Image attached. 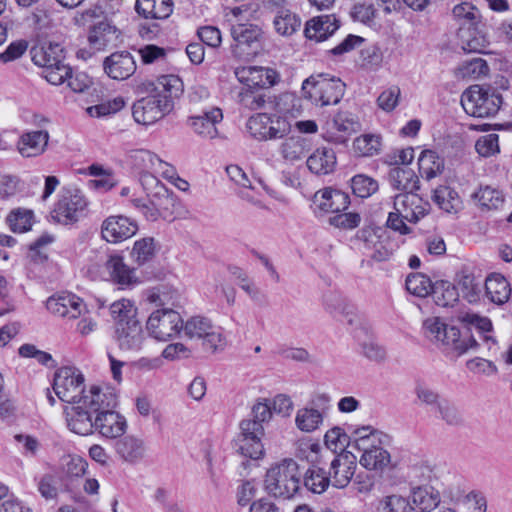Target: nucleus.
Masks as SVG:
<instances>
[{
	"label": "nucleus",
	"instance_id": "5",
	"mask_svg": "<svg viewBox=\"0 0 512 512\" xmlns=\"http://www.w3.org/2000/svg\"><path fill=\"white\" fill-rule=\"evenodd\" d=\"M301 482L302 473L298 463L292 458H285L267 470L264 488L275 498L290 499L299 491Z\"/></svg>",
	"mask_w": 512,
	"mask_h": 512
},
{
	"label": "nucleus",
	"instance_id": "40",
	"mask_svg": "<svg viewBox=\"0 0 512 512\" xmlns=\"http://www.w3.org/2000/svg\"><path fill=\"white\" fill-rule=\"evenodd\" d=\"M136 313L137 309L135 304L129 299L122 298L110 305V314L112 319L117 323V327L130 325L132 322H138Z\"/></svg>",
	"mask_w": 512,
	"mask_h": 512
},
{
	"label": "nucleus",
	"instance_id": "25",
	"mask_svg": "<svg viewBox=\"0 0 512 512\" xmlns=\"http://www.w3.org/2000/svg\"><path fill=\"white\" fill-rule=\"evenodd\" d=\"M49 132L47 130H33L23 133L18 142L17 150L25 158L42 155L48 146Z\"/></svg>",
	"mask_w": 512,
	"mask_h": 512
},
{
	"label": "nucleus",
	"instance_id": "4",
	"mask_svg": "<svg viewBox=\"0 0 512 512\" xmlns=\"http://www.w3.org/2000/svg\"><path fill=\"white\" fill-rule=\"evenodd\" d=\"M423 328L430 340L440 344L453 357H460L478 347L477 341L471 335L462 334L457 327L445 324L438 317L427 318L423 322Z\"/></svg>",
	"mask_w": 512,
	"mask_h": 512
},
{
	"label": "nucleus",
	"instance_id": "53",
	"mask_svg": "<svg viewBox=\"0 0 512 512\" xmlns=\"http://www.w3.org/2000/svg\"><path fill=\"white\" fill-rule=\"evenodd\" d=\"M353 148L357 155L371 157L379 153L381 138L378 135L364 134L357 137L353 142Z\"/></svg>",
	"mask_w": 512,
	"mask_h": 512
},
{
	"label": "nucleus",
	"instance_id": "16",
	"mask_svg": "<svg viewBox=\"0 0 512 512\" xmlns=\"http://www.w3.org/2000/svg\"><path fill=\"white\" fill-rule=\"evenodd\" d=\"M46 307L52 314L67 319H77L87 312L83 300L70 293L49 297Z\"/></svg>",
	"mask_w": 512,
	"mask_h": 512
},
{
	"label": "nucleus",
	"instance_id": "15",
	"mask_svg": "<svg viewBox=\"0 0 512 512\" xmlns=\"http://www.w3.org/2000/svg\"><path fill=\"white\" fill-rule=\"evenodd\" d=\"M115 457L123 464L137 465L148 454L146 441L139 435L129 434L118 438L114 444Z\"/></svg>",
	"mask_w": 512,
	"mask_h": 512
},
{
	"label": "nucleus",
	"instance_id": "57",
	"mask_svg": "<svg viewBox=\"0 0 512 512\" xmlns=\"http://www.w3.org/2000/svg\"><path fill=\"white\" fill-rule=\"evenodd\" d=\"M352 439V436H351ZM350 443V436L340 426H333L324 435V444L333 451H343Z\"/></svg>",
	"mask_w": 512,
	"mask_h": 512
},
{
	"label": "nucleus",
	"instance_id": "43",
	"mask_svg": "<svg viewBox=\"0 0 512 512\" xmlns=\"http://www.w3.org/2000/svg\"><path fill=\"white\" fill-rule=\"evenodd\" d=\"M397 248L398 243L383 230L382 233H379L378 241L368 251L367 256L377 262L386 261L392 257Z\"/></svg>",
	"mask_w": 512,
	"mask_h": 512
},
{
	"label": "nucleus",
	"instance_id": "26",
	"mask_svg": "<svg viewBox=\"0 0 512 512\" xmlns=\"http://www.w3.org/2000/svg\"><path fill=\"white\" fill-rule=\"evenodd\" d=\"M339 27L340 22L335 15H320L306 22L304 33L308 39L321 42L333 35Z\"/></svg>",
	"mask_w": 512,
	"mask_h": 512
},
{
	"label": "nucleus",
	"instance_id": "45",
	"mask_svg": "<svg viewBox=\"0 0 512 512\" xmlns=\"http://www.w3.org/2000/svg\"><path fill=\"white\" fill-rule=\"evenodd\" d=\"M489 73V66L482 58H472L462 62L457 70L456 75L466 80H477Z\"/></svg>",
	"mask_w": 512,
	"mask_h": 512
},
{
	"label": "nucleus",
	"instance_id": "10",
	"mask_svg": "<svg viewBox=\"0 0 512 512\" xmlns=\"http://www.w3.org/2000/svg\"><path fill=\"white\" fill-rule=\"evenodd\" d=\"M182 329L190 339L202 340L203 348L211 353L224 350L227 344L222 328L215 326L208 318L192 317L187 320Z\"/></svg>",
	"mask_w": 512,
	"mask_h": 512
},
{
	"label": "nucleus",
	"instance_id": "20",
	"mask_svg": "<svg viewBox=\"0 0 512 512\" xmlns=\"http://www.w3.org/2000/svg\"><path fill=\"white\" fill-rule=\"evenodd\" d=\"M239 82L250 89L267 88L276 83L277 74L273 69L260 66H243L235 69Z\"/></svg>",
	"mask_w": 512,
	"mask_h": 512
},
{
	"label": "nucleus",
	"instance_id": "50",
	"mask_svg": "<svg viewBox=\"0 0 512 512\" xmlns=\"http://www.w3.org/2000/svg\"><path fill=\"white\" fill-rule=\"evenodd\" d=\"M432 292L435 303L438 306H453L459 299L457 287L448 281L437 282Z\"/></svg>",
	"mask_w": 512,
	"mask_h": 512
},
{
	"label": "nucleus",
	"instance_id": "46",
	"mask_svg": "<svg viewBox=\"0 0 512 512\" xmlns=\"http://www.w3.org/2000/svg\"><path fill=\"white\" fill-rule=\"evenodd\" d=\"M157 247L153 237H144L135 241L131 250V258L141 266L150 262L156 255Z\"/></svg>",
	"mask_w": 512,
	"mask_h": 512
},
{
	"label": "nucleus",
	"instance_id": "56",
	"mask_svg": "<svg viewBox=\"0 0 512 512\" xmlns=\"http://www.w3.org/2000/svg\"><path fill=\"white\" fill-rule=\"evenodd\" d=\"M322 447L311 439H299L295 442V455L311 463H319Z\"/></svg>",
	"mask_w": 512,
	"mask_h": 512
},
{
	"label": "nucleus",
	"instance_id": "1",
	"mask_svg": "<svg viewBox=\"0 0 512 512\" xmlns=\"http://www.w3.org/2000/svg\"><path fill=\"white\" fill-rule=\"evenodd\" d=\"M148 95L133 104L134 120L142 125H151L164 118L174 109L175 100L184 91L182 80L176 75H163L146 86Z\"/></svg>",
	"mask_w": 512,
	"mask_h": 512
},
{
	"label": "nucleus",
	"instance_id": "44",
	"mask_svg": "<svg viewBox=\"0 0 512 512\" xmlns=\"http://www.w3.org/2000/svg\"><path fill=\"white\" fill-rule=\"evenodd\" d=\"M262 35L259 26L251 23L233 24L231 27V36L237 43V46L252 45L257 42Z\"/></svg>",
	"mask_w": 512,
	"mask_h": 512
},
{
	"label": "nucleus",
	"instance_id": "2",
	"mask_svg": "<svg viewBox=\"0 0 512 512\" xmlns=\"http://www.w3.org/2000/svg\"><path fill=\"white\" fill-rule=\"evenodd\" d=\"M102 386L91 385L86 394L76 403L64 409L68 429L78 435L87 436L94 432V418L100 408L112 403V398L101 394Z\"/></svg>",
	"mask_w": 512,
	"mask_h": 512
},
{
	"label": "nucleus",
	"instance_id": "64",
	"mask_svg": "<svg viewBox=\"0 0 512 512\" xmlns=\"http://www.w3.org/2000/svg\"><path fill=\"white\" fill-rule=\"evenodd\" d=\"M463 297L469 303H475L480 298L481 284L476 280L474 276L464 275L461 277L458 283Z\"/></svg>",
	"mask_w": 512,
	"mask_h": 512
},
{
	"label": "nucleus",
	"instance_id": "35",
	"mask_svg": "<svg viewBox=\"0 0 512 512\" xmlns=\"http://www.w3.org/2000/svg\"><path fill=\"white\" fill-rule=\"evenodd\" d=\"M32 61L45 70L57 65L64 59L63 49L59 44H42L32 48Z\"/></svg>",
	"mask_w": 512,
	"mask_h": 512
},
{
	"label": "nucleus",
	"instance_id": "24",
	"mask_svg": "<svg viewBox=\"0 0 512 512\" xmlns=\"http://www.w3.org/2000/svg\"><path fill=\"white\" fill-rule=\"evenodd\" d=\"M106 74L115 80H125L136 71V62L128 52H117L104 60Z\"/></svg>",
	"mask_w": 512,
	"mask_h": 512
},
{
	"label": "nucleus",
	"instance_id": "62",
	"mask_svg": "<svg viewBox=\"0 0 512 512\" xmlns=\"http://www.w3.org/2000/svg\"><path fill=\"white\" fill-rule=\"evenodd\" d=\"M456 20L463 24H475L481 18L480 11L471 3L463 2L456 5L452 10Z\"/></svg>",
	"mask_w": 512,
	"mask_h": 512
},
{
	"label": "nucleus",
	"instance_id": "54",
	"mask_svg": "<svg viewBox=\"0 0 512 512\" xmlns=\"http://www.w3.org/2000/svg\"><path fill=\"white\" fill-rule=\"evenodd\" d=\"M473 196L487 210L500 209L504 204L502 192L490 186L480 188Z\"/></svg>",
	"mask_w": 512,
	"mask_h": 512
},
{
	"label": "nucleus",
	"instance_id": "63",
	"mask_svg": "<svg viewBox=\"0 0 512 512\" xmlns=\"http://www.w3.org/2000/svg\"><path fill=\"white\" fill-rule=\"evenodd\" d=\"M380 512H411L409 501L401 495H389L384 497L378 507Z\"/></svg>",
	"mask_w": 512,
	"mask_h": 512
},
{
	"label": "nucleus",
	"instance_id": "19",
	"mask_svg": "<svg viewBox=\"0 0 512 512\" xmlns=\"http://www.w3.org/2000/svg\"><path fill=\"white\" fill-rule=\"evenodd\" d=\"M138 230L137 224L125 216H110L101 226L104 240L110 243H119L132 237Z\"/></svg>",
	"mask_w": 512,
	"mask_h": 512
},
{
	"label": "nucleus",
	"instance_id": "51",
	"mask_svg": "<svg viewBox=\"0 0 512 512\" xmlns=\"http://www.w3.org/2000/svg\"><path fill=\"white\" fill-rule=\"evenodd\" d=\"M413 503L423 512H430L440 503L439 493L431 488L418 487L412 494Z\"/></svg>",
	"mask_w": 512,
	"mask_h": 512
},
{
	"label": "nucleus",
	"instance_id": "58",
	"mask_svg": "<svg viewBox=\"0 0 512 512\" xmlns=\"http://www.w3.org/2000/svg\"><path fill=\"white\" fill-rule=\"evenodd\" d=\"M406 289L413 295L425 297L433 290L431 280L421 273L411 274L406 279Z\"/></svg>",
	"mask_w": 512,
	"mask_h": 512
},
{
	"label": "nucleus",
	"instance_id": "7",
	"mask_svg": "<svg viewBox=\"0 0 512 512\" xmlns=\"http://www.w3.org/2000/svg\"><path fill=\"white\" fill-rule=\"evenodd\" d=\"M345 92V83L339 78L324 75L310 76L302 84L304 98L316 106L336 105Z\"/></svg>",
	"mask_w": 512,
	"mask_h": 512
},
{
	"label": "nucleus",
	"instance_id": "23",
	"mask_svg": "<svg viewBox=\"0 0 512 512\" xmlns=\"http://www.w3.org/2000/svg\"><path fill=\"white\" fill-rule=\"evenodd\" d=\"M349 203V196L346 193L330 188L317 191L313 197L316 209L323 213L344 212Z\"/></svg>",
	"mask_w": 512,
	"mask_h": 512
},
{
	"label": "nucleus",
	"instance_id": "8",
	"mask_svg": "<svg viewBox=\"0 0 512 512\" xmlns=\"http://www.w3.org/2000/svg\"><path fill=\"white\" fill-rule=\"evenodd\" d=\"M101 394L112 398V403L107 407L100 408L94 417V431L103 438L114 440L122 437L128 429V421L124 415L116 411L117 394L113 388L104 386Z\"/></svg>",
	"mask_w": 512,
	"mask_h": 512
},
{
	"label": "nucleus",
	"instance_id": "31",
	"mask_svg": "<svg viewBox=\"0 0 512 512\" xmlns=\"http://www.w3.org/2000/svg\"><path fill=\"white\" fill-rule=\"evenodd\" d=\"M389 182L399 193H416L419 189V179L409 167H394L389 172Z\"/></svg>",
	"mask_w": 512,
	"mask_h": 512
},
{
	"label": "nucleus",
	"instance_id": "37",
	"mask_svg": "<svg viewBox=\"0 0 512 512\" xmlns=\"http://www.w3.org/2000/svg\"><path fill=\"white\" fill-rule=\"evenodd\" d=\"M279 151L285 161L295 163L305 157L309 151V145L305 138L301 136H291L281 143Z\"/></svg>",
	"mask_w": 512,
	"mask_h": 512
},
{
	"label": "nucleus",
	"instance_id": "13",
	"mask_svg": "<svg viewBox=\"0 0 512 512\" xmlns=\"http://www.w3.org/2000/svg\"><path fill=\"white\" fill-rule=\"evenodd\" d=\"M183 327L180 314L169 308L153 311L147 319L146 329L158 341H168L179 334Z\"/></svg>",
	"mask_w": 512,
	"mask_h": 512
},
{
	"label": "nucleus",
	"instance_id": "18",
	"mask_svg": "<svg viewBox=\"0 0 512 512\" xmlns=\"http://www.w3.org/2000/svg\"><path fill=\"white\" fill-rule=\"evenodd\" d=\"M428 208V202L417 193H398L393 197V210L409 222H418L427 214Z\"/></svg>",
	"mask_w": 512,
	"mask_h": 512
},
{
	"label": "nucleus",
	"instance_id": "47",
	"mask_svg": "<svg viewBox=\"0 0 512 512\" xmlns=\"http://www.w3.org/2000/svg\"><path fill=\"white\" fill-rule=\"evenodd\" d=\"M302 479L307 490L315 494L323 493L330 485V478L326 472L316 465L309 468Z\"/></svg>",
	"mask_w": 512,
	"mask_h": 512
},
{
	"label": "nucleus",
	"instance_id": "36",
	"mask_svg": "<svg viewBox=\"0 0 512 512\" xmlns=\"http://www.w3.org/2000/svg\"><path fill=\"white\" fill-rule=\"evenodd\" d=\"M485 293L488 299L498 305L508 301L511 287L507 279L501 274H491L485 281Z\"/></svg>",
	"mask_w": 512,
	"mask_h": 512
},
{
	"label": "nucleus",
	"instance_id": "30",
	"mask_svg": "<svg viewBox=\"0 0 512 512\" xmlns=\"http://www.w3.org/2000/svg\"><path fill=\"white\" fill-rule=\"evenodd\" d=\"M306 163L312 173L326 175L336 167V154L332 148L320 147L307 158Z\"/></svg>",
	"mask_w": 512,
	"mask_h": 512
},
{
	"label": "nucleus",
	"instance_id": "52",
	"mask_svg": "<svg viewBox=\"0 0 512 512\" xmlns=\"http://www.w3.org/2000/svg\"><path fill=\"white\" fill-rule=\"evenodd\" d=\"M7 222L15 233H24L32 228L34 213L32 210L18 208L10 212Z\"/></svg>",
	"mask_w": 512,
	"mask_h": 512
},
{
	"label": "nucleus",
	"instance_id": "49",
	"mask_svg": "<svg viewBox=\"0 0 512 512\" xmlns=\"http://www.w3.org/2000/svg\"><path fill=\"white\" fill-rule=\"evenodd\" d=\"M275 30L282 36H290L300 27V19L288 9H279L273 21Z\"/></svg>",
	"mask_w": 512,
	"mask_h": 512
},
{
	"label": "nucleus",
	"instance_id": "32",
	"mask_svg": "<svg viewBox=\"0 0 512 512\" xmlns=\"http://www.w3.org/2000/svg\"><path fill=\"white\" fill-rule=\"evenodd\" d=\"M135 10L145 19H166L173 12L172 0H136Z\"/></svg>",
	"mask_w": 512,
	"mask_h": 512
},
{
	"label": "nucleus",
	"instance_id": "42",
	"mask_svg": "<svg viewBox=\"0 0 512 512\" xmlns=\"http://www.w3.org/2000/svg\"><path fill=\"white\" fill-rule=\"evenodd\" d=\"M130 159L133 166L143 172L141 180L144 185L150 184V181H147L145 176L152 175L150 172H154L159 157L149 150L137 149L131 152Z\"/></svg>",
	"mask_w": 512,
	"mask_h": 512
},
{
	"label": "nucleus",
	"instance_id": "14",
	"mask_svg": "<svg viewBox=\"0 0 512 512\" xmlns=\"http://www.w3.org/2000/svg\"><path fill=\"white\" fill-rule=\"evenodd\" d=\"M87 207V202L78 190H68L61 195L52 211V218L61 224H71L79 220Z\"/></svg>",
	"mask_w": 512,
	"mask_h": 512
},
{
	"label": "nucleus",
	"instance_id": "38",
	"mask_svg": "<svg viewBox=\"0 0 512 512\" xmlns=\"http://www.w3.org/2000/svg\"><path fill=\"white\" fill-rule=\"evenodd\" d=\"M419 173L422 178L431 180L444 169V160L434 151L425 150L418 158Z\"/></svg>",
	"mask_w": 512,
	"mask_h": 512
},
{
	"label": "nucleus",
	"instance_id": "61",
	"mask_svg": "<svg viewBox=\"0 0 512 512\" xmlns=\"http://www.w3.org/2000/svg\"><path fill=\"white\" fill-rule=\"evenodd\" d=\"M461 512H486L487 503L483 495L470 492L457 502Z\"/></svg>",
	"mask_w": 512,
	"mask_h": 512
},
{
	"label": "nucleus",
	"instance_id": "11",
	"mask_svg": "<svg viewBox=\"0 0 512 512\" xmlns=\"http://www.w3.org/2000/svg\"><path fill=\"white\" fill-rule=\"evenodd\" d=\"M502 104L501 95L478 85L469 87L461 96V105L468 115L485 118L495 115Z\"/></svg>",
	"mask_w": 512,
	"mask_h": 512
},
{
	"label": "nucleus",
	"instance_id": "55",
	"mask_svg": "<svg viewBox=\"0 0 512 512\" xmlns=\"http://www.w3.org/2000/svg\"><path fill=\"white\" fill-rule=\"evenodd\" d=\"M125 105V99L121 96H117L113 99L103 101L93 106H89L88 108H86V112L90 117L101 118L119 112L124 108Z\"/></svg>",
	"mask_w": 512,
	"mask_h": 512
},
{
	"label": "nucleus",
	"instance_id": "29",
	"mask_svg": "<svg viewBox=\"0 0 512 512\" xmlns=\"http://www.w3.org/2000/svg\"><path fill=\"white\" fill-rule=\"evenodd\" d=\"M325 418V411H321L312 405H305L297 409L294 424L302 433L312 434L323 426Z\"/></svg>",
	"mask_w": 512,
	"mask_h": 512
},
{
	"label": "nucleus",
	"instance_id": "28",
	"mask_svg": "<svg viewBox=\"0 0 512 512\" xmlns=\"http://www.w3.org/2000/svg\"><path fill=\"white\" fill-rule=\"evenodd\" d=\"M252 418L241 422V431H254L256 434H265L263 424L272 419V403L265 398L258 399L251 409Z\"/></svg>",
	"mask_w": 512,
	"mask_h": 512
},
{
	"label": "nucleus",
	"instance_id": "9",
	"mask_svg": "<svg viewBox=\"0 0 512 512\" xmlns=\"http://www.w3.org/2000/svg\"><path fill=\"white\" fill-rule=\"evenodd\" d=\"M292 124L286 115L257 113L246 122L249 135L257 141H272L285 137Z\"/></svg>",
	"mask_w": 512,
	"mask_h": 512
},
{
	"label": "nucleus",
	"instance_id": "48",
	"mask_svg": "<svg viewBox=\"0 0 512 512\" xmlns=\"http://www.w3.org/2000/svg\"><path fill=\"white\" fill-rule=\"evenodd\" d=\"M462 48L467 52L486 53L489 47L487 36L476 28H468L461 35Z\"/></svg>",
	"mask_w": 512,
	"mask_h": 512
},
{
	"label": "nucleus",
	"instance_id": "12",
	"mask_svg": "<svg viewBox=\"0 0 512 512\" xmlns=\"http://www.w3.org/2000/svg\"><path fill=\"white\" fill-rule=\"evenodd\" d=\"M84 375L75 367L58 369L54 376L53 390L58 398L69 404L76 403L86 394Z\"/></svg>",
	"mask_w": 512,
	"mask_h": 512
},
{
	"label": "nucleus",
	"instance_id": "60",
	"mask_svg": "<svg viewBox=\"0 0 512 512\" xmlns=\"http://www.w3.org/2000/svg\"><path fill=\"white\" fill-rule=\"evenodd\" d=\"M434 412L448 425L457 426L463 422L462 415L457 407L446 398L441 401Z\"/></svg>",
	"mask_w": 512,
	"mask_h": 512
},
{
	"label": "nucleus",
	"instance_id": "22",
	"mask_svg": "<svg viewBox=\"0 0 512 512\" xmlns=\"http://www.w3.org/2000/svg\"><path fill=\"white\" fill-rule=\"evenodd\" d=\"M105 270L110 280L122 288L131 287L139 283L135 269L128 266L124 258L118 254L108 257L105 262Z\"/></svg>",
	"mask_w": 512,
	"mask_h": 512
},
{
	"label": "nucleus",
	"instance_id": "41",
	"mask_svg": "<svg viewBox=\"0 0 512 512\" xmlns=\"http://www.w3.org/2000/svg\"><path fill=\"white\" fill-rule=\"evenodd\" d=\"M434 202L445 212L456 213L462 207L458 193L449 186L441 185L434 190Z\"/></svg>",
	"mask_w": 512,
	"mask_h": 512
},
{
	"label": "nucleus",
	"instance_id": "17",
	"mask_svg": "<svg viewBox=\"0 0 512 512\" xmlns=\"http://www.w3.org/2000/svg\"><path fill=\"white\" fill-rule=\"evenodd\" d=\"M223 120L221 109L211 107L203 110L201 113L192 115L187 119V125L195 134L203 139H215L219 132L217 125Z\"/></svg>",
	"mask_w": 512,
	"mask_h": 512
},
{
	"label": "nucleus",
	"instance_id": "39",
	"mask_svg": "<svg viewBox=\"0 0 512 512\" xmlns=\"http://www.w3.org/2000/svg\"><path fill=\"white\" fill-rule=\"evenodd\" d=\"M264 434H256L251 431H241L238 452L251 459L257 460L264 455V446L261 442Z\"/></svg>",
	"mask_w": 512,
	"mask_h": 512
},
{
	"label": "nucleus",
	"instance_id": "59",
	"mask_svg": "<svg viewBox=\"0 0 512 512\" xmlns=\"http://www.w3.org/2000/svg\"><path fill=\"white\" fill-rule=\"evenodd\" d=\"M351 188L356 196L367 198L378 190V183L367 175L359 174L352 178Z\"/></svg>",
	"mask_w": 512,
	"mask_h": 512
},
{
	"label": "nucleus",
	"instance_id": "33",
	"mask_svg": "<svg viewBox=\"0 0 512 512\" xmlns=\"http://www.w3.org/2000/svg\"><path fill=\"white\" fill-rule=\"evenodd\" d=\"M415 404L434 411L444 399L440 392L424 379H416L413 386Z\"/></svg>",
	"mask_w": 512,
	"mask_h": 512
},
{
	"label": "nucleus",
	"instance_id": "6",
	"mask_svg": "<svg viewBox=\"0 0 512 512\" xmlns=\"http://www.w3.org/2000/svg\"><path fill=\"white\" fill-rule=\"evenodd\" d=\"M150 184H155L156 191L149 201L142 198H131L130 202L148 221L155 222L159 219L171 220L174 217L176 198L171 191L160 184L153 175L145 176Z\"/></svg>",
	"mask_w": 512,
	"mask_h": 512
},
{
	"label": "nucleus",
	"instance_id": "3",
	"mask_svg": "<svg viewBox=\"0 0 512 512\" xmlns=\"http://www.w3.org/2000/svg\"><path fill=\"white\" fill-rule=\"evenodd\" d=\"M389 436L367 425L352 432V447L362 452L359 463L368 470H384L391 463V455L384 448Z\"/></svg>",
	"mask_w": 512,
	"mask_h": 512
},
{
	"label": "nucleus",
	"instance_id": "21",
	"mask_svg": "<svg viewBox=\"0 0 512 512\" xmlns=\"http://www.w3.org/2000/svg\"><path fill=\"white\" fill-rule=\"evenodd\" d=\"M356 462L354 457L340 453L333 457L330 462L328 477L330 484L335 488H345L354 476Z\"/></svg>",
	"mask_w": 512,
	"mask_h": 512
},
{
	"label": "nucleus",
	"instance_id": "34",
	"mask_svg": "<svg viewBox=\"0 0 512 512\" xmlns=\"http://www.w3.org/2000/svg\"><path fill=\"white\" fill-rule=\"evenodd\" d=\"M117 341L123 351H138L144 341L142 326L139 322L117 327Z\"/></svg>",
	"mask_w": 512,
	"mask_h": 512
},
{
	"label": "nucleus",
	"instance_id": "27",
	"mask_svg": "<svg viewBox=\"0 0 512 512\" xmlns=\"http://www.w3.org/2000/svg\"><path fill=\"white\" fill-rule=\"evenodd\" d=\"M118 37V29L109 21L102 20L91 26L88 34V43L93 52H98L114 45Z\"/></svg>",
	"mask_w": 512,
	"mask_h": 512
}]
</instances>
